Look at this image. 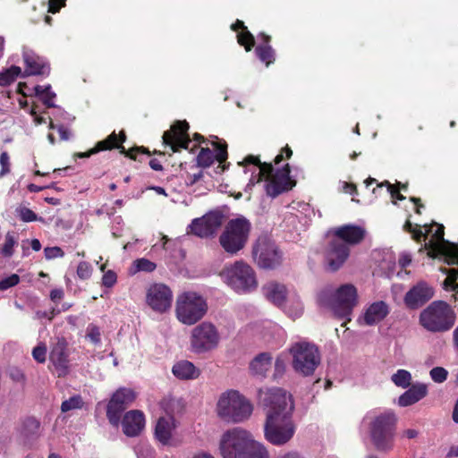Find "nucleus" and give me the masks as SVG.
<instances>
[{"label":"nucleus","mask_w":458,"mask_h":458,"mask_svg":"<svg viewBox=\"0 0 458 458\" xmlns=\"http://www.w3.org/2000/svg\"><path fill=\"white\" fill-rule=\"evenodd\" d=\"M258 402L266 414L265 439L277 446L290 442L297 428L293 420L294 403L292 395L282 388L265 387L259 390Z\"/></svg>","instance_id":"f257e3e1"},{"label":"nucleus","mask_w":458,"mask_h":458,"mask_svg":"<svg viewBox=\"0 0 458 458\" xmlns=\"http://www.w3.org/2000/svg\"><path fill=\"white\" fill-rule=\"evenodd\" d=\"M240 165L244 166V173H250V178L246 190L249 191L264 177L266 179L265 190L268 196L275 198L279 194L291 190L295 182L290 176V168L285 165L274 173L272 165L261 163L254 156H248Z\"/></svg>","instance_id":"f03ea898"},{"label":"nucleus","mask_w":458,"mask_h":458,"mask_svg":"<svg viewBox=\"0 0 458 458\" xmlns=\"http://www.w3.org/2000/svg\"><path fill=\"white\" fill-rule=\"evenodd\" d=\"M219 451L223 458H268L266 447L242 428H233L222 435Z\"/></svg>","instance_id":"7ed1b4c3"},{"label":"nucleus","mask_w":458,"mask_h":458,"mask_svg":"<svg viewBox=\"0 0 458 458\" xmlns=\"http://www.w3.org/2000/svg\"><path fill=\"white\" fill-rule=\"evenodd\" d=\"M333 237L326 250L325 259L330 271L338 270L349 257V245L359 243L365 235L363 228L346 225L333 230Z\"/></svg>","instance_id":"20e7f679"},{"label":"nucleus","mask_w":458,"mask_h":458,"mask_svg":"<svg viewBox=\"0 0 458 458\" xmlns=\"http://www.w3.org/2000/svg\"><path fill=\"white\" fill-rule=\"evenodd\" d=\"M364 422L368 425L370 439L378 451L393 449L397 417L391 410L372 411L366 414Z\"/></svg>","instance_id":"39448f33"},{"label":"nucleus","mask_w":458,"mask_h":458,"mask_svg":"<svg viewBox=\"0 0 458 458\" xmlns=\"http://www.w3.org/2000/svg\"><path fill=\"white\" fill-rule=\"evenodd\" d=\"M456 323V312L446 301H434L419 315V325L431 334L450 331Z\"/></svg>","instance_id":"423d86ee"},{"label":"nucleus","mask_w":458,"mask_h":458,"mask_svg":"<svg viewBox=\"0 0 458 458\" xmlns=\"http://www.w3.org/2000/svg\"><path fill=\"white\" fill-rule=\"evenodd\" d=\"M318 303L349 321V316L358 303L357 289L351 284H343L335 290L325 288L318 295Z\"/></svg>","instance_id":"0eeeda50"},{"label":"nucleus","mask_w":458,"mask_h":458,"mask_svg":"<svg viewBox=\"0 0 458 458\" xmlns=\"http://www.w3.org/2000/svg\"><path fill=\"white\" fill-rule=\"evenodd\" d=\"M216 411L225 421L240 423L250 417L253 406L240 392L227 390L218 397Z\"/></svg>","instance_id":"6e6552de"},{"label":"nucleus","mask_w":458,"mask_h":458,"mask_svg":"<svg viewBox=\"0 0 458 458\" xmlns=\"http://www.w3.org/2000/svg\"><path fill=\"white\" fill-rule=\"evenodd\" d=\"M206 299L196 292H184L177 296L175 317L185 326H193L199 322L208 312Z\"/></svg>","instance_id":"1a4fd4ad"},{"label":"nucleus","mask_w":458,"mask_h":458,"mask_svg":"<svg viewBox=\"0 0 458 458\" xmlns=\"http://www.w3.org/2000/svg\"><path fill=\"white\" fill-rule=\"evenodd\" d=\"M221 276L225 283L237 293H249L258 287L254 269L242 260L226 266Z\"/></svg>","instance_id":"9d476101"},{"label":"nucleus","mask_w":458,"mask_h":458,"mask_svg":"<svg viewBox=\"0 0 458 458\" xmlns=\"http://www.w3.org/2000/svg\"><path fill=\"white\" fill-rule=\"evenodd\" d=\"M288 352L292 357L293 369L302 376L312 375L320 363L318 348L307 340L292 343Z\"/></svg>","instance_id":"9b49d317"},{"label":"nucleus","mask_w":458,"mask_h":458,"mask_svg":"<svg viewBox=\"0 0 458 458\" xmlns=\"http://www.w3.org/2000/svg\"><path fill=\"white\" fill-rule=\"evenodd\" d=\"M250 229V221L243 216L229 220L219 236L223 250L230 255L237 254L245 247Z\"/></svg>","instance_id":"f8f14e48"},{"label":"nucleus","mask_w":458,"mask_h":458,"mask_svg":"<svg viewBox=\"0 0 458 458\" xmlns=\"http://www.w3.org/2000/svg\"><path fill=\"white\" fill-rule=\"evenodd\" d=\"M221 342L218 328L209 321H203L195 326L190 335L191 351L203 354L216 349Z\"/></svg>","instance_id":"ddd939ff"},{"label":"nucleus","mask_w":458,"mask_h":458,"mask_svg":"<svg viewBox=\"0 0 458 458\" xmlns=\"http://www.w3.org/2000/svg\"><path fill=\"white\" fill-rule=\"evenodd\" d=\"M255 262L262 268H275L282 261V253L268 235H260L252 250Z\"/></svg>","instance_id":"4468645a"},{"label":"nucleus","mask_w":458,"mask_h":458,"mask_svg":"<svg viewBox=\"0 0 458 458\" xmlns=\"http://www.w3.org/2000/svg\"><path fill=\"white\" fill-rule=\"evenodd\" d=\"M173 292L164 284H153L146 292V303L155 312L163 314L170 310Z\"/></svg>","instance_id":"2eb2a0df"},{"label":"nucleus","mask_w":458,"mask_h":458,"mask_svg":"<svg viewBox=\"0 0 458 458\" xmlns=\"http://www.w3.org/2000/svg\"><path fill=\"white\" fill-rule=\"evenodd\" d=\"M136 398V394L130 388H120L112 395L106 409V417L114 427L120 424L121 414Z\"/></svg>","instance_id":"dca6fc26"},{"label":"nucleus","mask_w":458,"mask_h":458,"mask_svg":"<svg viewBox=\"0 0 458 458\" xmlns=\"http://www.w3.org/2000/svg\"><path fill=\"white\" fill-rule=\"evenodd\" d=\"M223 224V216L219 212H210L200 218L194 219L191 232L201 238L214 235Z\"/></svg>","instance_id":"f3484780"},{"label":"nucleus","mask_w":458,"mask_h":458,"mask_svg":"<svg viewBox=\"0 0 458 458\" xmlns=\"http://www.w3.org/2000/svg\"><path fill=\"white\" fill-rule=\"evenodd\" d=\"M177 422L173 416L161 417L155 427V437L162 445L176 446L179 441L175 437Z\"/></svg>","instance_id":"a211bd4d"},{"label":"nucleus","mask_w":458,"mask_h":458,"mask_svg":"<svg viewBox=\"0 0 458 458\" xmlns=\"http://www.w3.org/2000/svg\"><path fill=\"white\" fill-rule=\"evenodd\" d=\"M188 129L187 122L179 121L175 123L169 131L164 133V143L169 146L174 152L177 151L178 148H188L191 142L187 134Z\"/></svg>","instance_id":"6ab92c4d"},{"label":"nucleus","mask_w":458,"mask_h":458,"mask_svg":"<svg viewBox=\"0 0 458 458\" xmlns=\"http://www.w3.org/2000/svg\"><path fill=\"white\" fill-rule=\"evenodd\" d=\"M390 313L389 305L384 301H377L367 305L358 322L364 326H376L382 322Z\"/></svg>","instance_id":"aec40b11"},{"label":"nucleus","mask_w":458,"mask_h":458,"mask_svg":"<svg viewBox=\"0 0 458 458\" xmlns=\"http://www.w3.org/2000/svg\"><path fill=\"white\" fill-rule=\"evenodd\" d=\"M434 296L433 288L426 282H419L404 296V303L411 309H417Z\"/></svg>","instance_id":"412c9836"},{"label":"nucleus","mask_w":458,"mask_h":458,"mask_svg":"<svg viewBox=\"0 0 458 458\" xmlns=\"http://www.w3.org/2000/svg\"><path fill=\"white\" fill-rule=\"evenodd\" d=\"M215 147L214 151L208 148H202L197 156V164L200 167H208L215 160L218 162L217 168L224 171L225 167L222 164L227 158V151L225 146H220L215 142L212 143Z\"/></svg>","instance_id":"4be33fe9"},{"label":"nucleus","mask_w":458,"mask_h":458,"mask_svg":"<svg viewBox=\"0 0 458 458\" xmlns=\"http://www.w3.org/2000/svg\"><path fill=\"white\" fill-rule=\"evenodd\" d=\"M123 432L130 437H136L145 428V417L142 411L132 410L126 412L121 422Z\"/></svg>","instance_id":"5701e85b"},{"label":"nucleus","mask_w":458,"mask_h":458,"mask_svg":"<svg viewBox=\"0 0 458 458\" xmlns=\"http://www.w3.org/2000/svg\"><path fill=\"white\" fill-rule=\"evenodd\" d=\"M261 293L267 301L278 309L291 293L284 284L276 281H270L265 284L261 287Z\"/></svg>","instance_id":"b1692460"},{"label":"nucleus","mask_w":458,"mask_h":458,"mask_svg":"<svg viewBox=\"0 0 458 458\" xmlns=\"http://www.w3.org/2000/svg\"><path fill=\"white\" fill-rule=\"evenodd\" d=\"M22 56L25 64V75H45L49 73L48 64L32 50L24 47Z\"/></svg>","instance_id":"393cba45"},{"label":"nucleus","mask_w":458,"mask_h":458,"mask_svg":"<svg viewBox=\"0 0 458 458\" xmlns=\"http://www.w3.org/2000/svg\"><path fill=\"white\" fill-rule=\"evenodd\" d=\"M113 148L120 149L122 153H126V155L129 156L131 158H136V157L132 153L134 151L133 149H131L128 152H126L124 147L118 144V136L114 131L111 133L106 140L98 141L96 144V146L89 152L76 153L75 157L79 158L89 157L91 155L96 154L99 151L111 149Z\"/></svg>","instance_id":"a878e982"},{"label":"nucleus","mask_w":458,"mask_h":458,"mask_svg":"<svg viewBox=\"0 0 458 458\" xmlns=\"http://www.w3.org/2000/svg\"><path fill=\"white\" fill-rule=\"evenodd\" d=\"M279 310L290 319L300 318L305 310V306L300 294L292 291Z\"/></svg>","instance_id":"bb28decb"},{"label":"nucleus","mask_w":458,"mask_h":458,"mask_svg":"<svg viewBox=\"0 0 458 458\" xmlns=\"http://www.w3.org/2000/svg\"><path fill=\"white\" fill-rule=\"evenodd\" d=\"M172 373L179 380H194L200 376V369L192 362L182 360L174 364Z\"/></svg>","instance_id":"cd10ccee"},{"label":"nucleus","mask_w":458,"mask_h":458,"mask_svg":"<svg viewBox=\"0 0 458 458\" xmlns=\"http://www.w3.org/2000/svg\"><path fill=\"white\" fill-rule=\"evenodd\" d=\"M50 361L53 363L58 376L62 377L67 373L68 370V360L66 353V346L64 342H58L51 350L49 355Z\"/></svg>","instance_id":"c85d7f7f"},{"label":"nucleus","mask_w":458,"mask_h":458,"mask_svg":"<svg viewBox=\"0 0 458 458\" xmlns=\"http://www.w3.org/2000/svg\"><path fill=\"white\" fill-rule=\"evenodd\" d=\"M427 386L424 384H414L398 398V404L401 407L410 406L427 394Z\"/></svg>","instance_id":"c756f323"},{"label":"nucleus","mask_w":458,"mask_h":458,"mask_svg":"<svg viewBox=\"0 0 458 458\" xmlns=\"http://www.w3.org/2000/svg\"><path fill=\"white\" fill-rule=\"evenodd\" d=\"M272 355L269 352L258 354L250 363L251 374L258 377H266L272 365Z\"/></svg>","instance_id":"7c9ffc66"},{"label":"nucleus","mask_w":458,"mask_h":458,"mask_svg":"<svg viewBox=\"0 0 458 458\" xmlns=\"http://www.w3.org/2000/svg\"><path fill=\"white\" fill-rule=\"evenodd\" d=\"M258 38L262 39V42L256 47L257 56L268 66L275 61V51L269 45L270 37L260 33Z\"/></svg>","instance_id":"2f4dec72"},{"label":"nucleus","mask_w":458,"mask_h":458,"mask_svg":"<svg viewBox=\"0 0 458 458\" xmlns=\"http://www.w3.org/2000/svg\"><path fill=\"white\" fill-rule=\"evenodd\" d=\"M232 29L235 31L241 30L237 33L238 43L245 47L246 51H250L254 46V37L247 30L243 21L237 20L234 24L232 25Z\"/></svg>","instance_id":"473e14b6"},{"label":"nucleus","mask_w":458,"mask_h":458,"mask_svg":"<svg viewBox=\"0 0 458 458\" xmlns=\"http://www.w3.org/2000/svg\"><path fill=\"white\" fill-rule=\"evenodd\" d=\"M36 96H38L47 107H55L54 100L56 97L55 93L51 89L50 85L40 86L38 85L34 88Z\"/></svg>","instance_id":"72a5a7b5"},{"label":"nucleus","mask_w":458,"mask_h":458,"mask_svg":"<svg viewBox=\"0 0 458 458\" xmlns=\"http://www.w3.org/2000/svg\"><path fill=\"white\" fill-rule=\"evenodd\" d=\"M391 380L396 386L407 388L411 383V375L408 370L398 369L392 375Z\"/></svg>","instance_id":"f704fd0d"},{"label":"nucleus","mask_w":458,"mask_h":458,"mask_svg":"<svg viewBox=\"0 0 458 458\" xmlns=\"http://www.w3.org/2000/svg\"><path fill=\"white\" fill-rule=\"evenodd\" d=\"M21 74V69L19 66L10 67L9 69L0 72V85H9Z\"/></svg>","instance_id":"c9c22d12"},{"label":"nucleus","mask_w":458,"mask_h":458,"mask_svg":"<svg viewBox=\"0 0 458 458\" xmlns=\"http://www.w3.org/2000/svg\"><path fill=\"white\" fill-rule=\"evenodd\" d=\"M398 188H395L394 185H392L389 182L386 181L380 184L377 185V189H374V193H376L377 191H381L384 187H386V191L390 194L391 198L392 199H403L404 197L399 192V190L402 188V189H405L406 186L405 185H402L401 186V183L399 182L398 183Z\"/></svg>","instance_id":"e433bc0d"},{"label":"nucleus","mask_w":458,"mask_h":458,"mask_svg":"<svg viewBox=\"0 0 458 458\" xmlns=\"http://www.w3.org/2000/svg\"><path fill=\"white\" fill-rule=\"evenodd\" d=\"M83 403H84L81 395H73L62 403L61 411L63 412H67L72 410L81 409L82 408Z\"/></svg>","instance_id":"4c0bfd02"},{"label":"nucleus","mask_w":458,"mask_h":458,"mask_svg":"<svg viewBox=\"0 0 458 458\" xmlns=\"http://www.w3.org/2000/svg\"><path fill=\"white\" fill-rule=\"evenodd\" d=\"M17 239L12 233H7L5 235V241L3 245L1 253L4 257H12L14 252V247L17 245Z\"/></svg>","instance_id":"58836bf2"},{"label":"nucleus","mask_w":458,"mask_h":458,"mask_svg":"<svg viewBox=\"0 0 458 458\" xmlns=\"http://www.w3.org/2000/svg\"><path fill=\"white\" fill-rule=\"evenodd\" d=\"M157 266L154 262L147 259H139L133 262V273L139 271L152 272L156 269Z\"/></svg>","instance_id":"ea45409f"},{"label":"nucleus","mask_w":458,"mask_h":458,"mask_svg":"<svg viewBox=\"0 0 458 458\" xmlns=\"http://www.w3.org/2000/svg\"><path fill=\"white\" fill-rule=\"evenodd\" d=\"M17 215L23 222H33L38 220V216L26 207H20L16 209Z\"/></svg>","instance_id":"a19ab883"},{"label":"nucleus","mask_w":458,"mask_h":458,"mask_svg":"<svg viewBox=\"0 0 458 458\" xmlns=\"http://www.w3.org/2000/svg\"><path fill=\"white\" fill-rule=\"evenodd\" d=\"M92 274V267L89 263L81 261L79 263L77 267V276L82 279L86 280L91 276Z\"/></svg>","instance_id":"79ce46f5"},{"label":"nucleus","mask_w":458,"mask_h":458,"mask_svg":"<svg viewBox=\"0 0 458 458\" xmlns=\"http://www.w3.org/2000/svg\"><path fill=\"white\" fill-rule=\"evenodd\" d=\"M33 359L38 363H44L47 358V346L45 344H39L32 350Z\"/></svg>","instance_id":"37998d69"},{"label":"nucleus","mask_w":458,"mask_h":458,"mask_svg":"<svg viewBox=\"0 0 458 458\" xmlns=\"http://www.w3.org/2000/svg\"><path fill=\"white\" fill-rule=\"evenodd\" d=\"M20 282V276L13 274L0 281V291H5L11 287L17 285Z\"/></svg>","instance_id":"c03bdc74"},{"label":"nucleus","mask_w":458,"mask_h":458,"mask_svg":"<svg viewBox=\"0 0 458 458\" xmlns=\"http://www.w3.org/2000/svg\"><path fill=\"white\" fill-rule=\"evenodd\" d=\"M430 377L433 381L442 383L447 377V371L442 367H436L430 370Z\"/></svg>","instance_id":"a18cd8bd"},{"label":"nucleus","mask_w":458,"mask_h":458,"mask_svg":"<svg viewBox=\"0 0 458 458\" xmlns=\"http://www.w3.org/2000/svg\"><path fill=\"white\" fill-rule=\"evenodd\" d=\"M87 337L94 344H98L100 343V330L99 328L90 324L87 327Z\"/></svg>","instance_id":"49530a36"},{"label":"nucleus","mask_w":458,"mask_h":458,"mask_svg":"<svg viewBox=\"0 0 458 458\" xmlns=\"http://www.w3.org/2000/svg\"><path fill=\"white\" fill-rule=\"evenodd\" d=\"M44 253H45V257L47 259L62 258L64 255V250L60 247H57V246L45 248Z\"/></svg>","instance_id":"de8ad7c7"},{"label":"nucleus","mask_w":458,"mask_h":458,"mask_svg":"<svg viewBox=\"0 0 458 458\" xmlns=\"http://www.w3.org/2000/svg\"><path fill=\"white\" fill-rule=\"evenodd\" d=\"M117 281L116 274L113 270H108L105 272L102 277V284L106 287H112L115 284Z\"/></svg>","instance_id":"09e8293b"},{"label":"nucleus","mask_w":458,"mask_h":458,"mask_svg":"<svg viewBox=\"0 0 458 458\" xmlns=\"http://www.w3.org/2000/svg\"><path fill=\"white\" fill-rule=\"evenodd\" d=\"M0 165L2 166L0 170V177H3L10 172V157L7 152L1 153Z\"/></svg>","instance_id":"8fccbe9b"},{"label":"nucleus","mask_w":458,"mask_h":458,"mask_svg":"<svg viewBox=\"0 0 458 458\" xmlns=\"http://www.w3.org/2000/svg\"><path fill=\"white\" fill-rule=\"evenodd\" d=\"M285 361L282 356H278L275 361V372L274 377H281L285 371Z\"/></svg>","instance_id":"3c124183"},{"label":"nucleus","mask_w":458,"mask_h":458,"mask_svg":"<svg viewBox=\"0 0 458 458\" xmlns=\"http://www.w3.org/2000/svg\"><path fill=\"white\" fill-rule=\"evenodd\" d=\"M64 2L65 0H49L48 12L52 13H57L64 5Z\"/></svg>","instance_id":"603ef678"},{"label":"nucleus","mask_w":458,"mask_h":458,"mask_svg":"<svg viewBox=\"0 0 458 458\" xmlns=\"http://www.w3.org/2000/svg\"><path fill=\"white\" fill-rule=\"evenodd\" d=\"M411 262V257L409 253L403 252L398 259V264L402 268L406 267Z\"/></svg>","instance_id":"864d4df0"},{"label":"nucleus","mask_w":458,"mask_h":458,"mask_svg":"<svg viewBox=\"0 0 458 458\" xmlns=\"http://www.w3.org/2000/svg\"><path fill=\"white\" fill-rule=\"evenodd\" d=\"M64 291L63 289L61 288H56V289H53L50 293V299L54 301V302H56L58 301H60L61 299H63L64 297Z\"/></svg>","instance_id":"5fc2aeb1"},{"label":"nucleus","mask_w":458,"mask_h":458,"mask_svg":"<svg viewBox=\"0 0 458 458\" xmlns=\"http://www.w3.org/2000/svg\"><path fill=\"white\" fill-rule=\"evenodd\" d=\"M10 376L13 378V380L16 382H21L24 380L25 377L22 371L18 369H13L10 373Z\"/></svg>","instance_id":"6e6d98bb"},{"label":"nucleus","mask_w":458,"mask_h":458,"mask_svg":"<svg viewBox=\"0 0 458 458\" xmlns=\"http://www.w3.org/2000/svg\"><path fill=\"white\" fill-rule=\"evenodd\" d=\"M202 176H203V173L201 171L192 174H188V177H187V182L190 184H193V183L197 182Z\"/></svg>","instance_id":"4d7b16f0"},{"label":"nucleus","mask_w":458,"mask_h":458,"mask_svg":"<svg viewBox=\"0 0 458 458\" xmlns=\"http://www.w3.org/2000/svg\"><path fill=\"white\" fill-rule=\"evenodd\" d=\"M418 434L419 433H418V431L416 429H414V428H408V429L403 430L402 436L403 437L408 438V439H413V438L417 437Z\"/></svg>","instance_id":"13d9d810"},{"label":"nucleus","mask_w":458,"mask_h":458,"mask_svg":"<svg viewBox=\"0 0 458 458\" xmlns=\"http://www.w3.org/2000/svg\"><path fill=\"white\" fill-rule=\"evenodd\" d=\"M30 114L34 117V123L37 124V125H39V124H42V123H46V120L44 117L42 116H39L37 114V112L35 111L34 108H32L30 110Z\"/></svg>","instance_id":"bf43d9fd"},{"label":"nucleus","mask_w":458,"mask_h":458,"mask_svg":"<svg viewBox=\"0 0 458 458\" xmlns=\"http://www.w3.org/2000/svg\"><path fill=\"white\" fill-rule=\"evenodd\" d=\"M149 165L155 171L162 170V165L157 159H151L149 161Z\"/></svg>","instance_id":"052dcab7"},{"label":"nucleus","mask_w":458,"mask_h":458,"mask_svg":"<svg viewBox=\"0 0 458 458\" xmlns=\"http://www.w3.org/2000/svg\"><path fill=\"white\" fill-rule=\"evenodd\" d=\"M58 131H59L60 137H61V139H62L63 140H69V138H70V133H69V131H68L66 129H64V128H63V127H60V128L58 129Z\"/></svg>","instance_id":"680f3d73"},{"label":"nucleus","mask_w":458,"mask_h":458,"mask_svg":"<svg viewBox=\"0 0 458 458\" xmlns=\"http://www.w3.org/2000/svg\"><path fill=\"white\" fill-rule=\"evenodd\" d=\"M447 456L452 458V457H458V445H454L450 448V450L448 451L447 453Z\"/></svg>","instance_id":"e2e57ef3"},{"label":"nucleus","mask_w":458,"mask_h":458,"mask_svg":"<svg viewBox=\"0 0 458 458\" xmlns=\"http://www.w3.org/2000/svg\"><path fill=\"white\" fill-rule=\"evenodd\" d=\"M33 250L38 251L41 249V243L38 239H33L30 242Z\"/></svg>","instance_id":"0e129e2a"},{"label":"nucleus","mask_w":458,"mask_h":458,"mask_svg":"<svg viewBox=\"0 0 458 458\" xmlns=\"http://www.w3.org/2000/svg\"><path fill=\"white\" fill-rule=\"evenodd\" d=\"M279 458H303L297 453H287L284 455L280 456Z\"/></svg>","instance_id":"69168bd1"},{"label":"nucleus","mask_w":458,"mask_h":458,"mask_svg":"<svg viewBox=\"0 0 458 458\" xmlns=\"http://www.w3.org/2000/svg\"><path fill=\"white\" fill-rule=\"evenodd\" d=\"M192 458H214L211 454L200 452L192 456Z\"/></svg>","instance_id":"338daca9"},{"label":"nucleus","mask_w":458,"mask_h":458,"mask_svg":"<svg viewBox=\"0 0 458 458\" xmlns=\"http://www.w3.org/2000/svg\"><path fill=\"white\" fill-rule=\"evenodd\" d=\"M453 335H454V346L458 351V327L454 329Z\"/></svg>","instance_id":"774afa93"}]
</instances>
